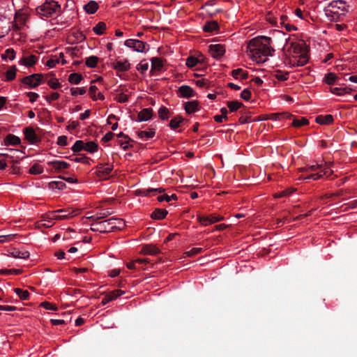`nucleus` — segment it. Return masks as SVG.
Instances as JSON below:
<instances>
[{
	"label": "nucleus",
	"instance_id": "1",
	"mask_svg": "<svg viewBox=\"0 0 357 357\" xmlns=\"http://www.w3.org/2000/svg\"><path fill=\"white\" fill-rule=\"evenodd\" d=\"M272 38L267 36H257L248 44L247 53L250 59L257 63H264L268 56H272L274 49L271 47Z\"/></svg>",
	"mask_w": 357,
	"mask_h": 357
},
{
	"label": "nucleus",
	"instance_id": "2",
	"mask_svg": "<svg viewBox=\"0 0 357 357\" xmlns=\"http://www.w3.org/2000/svg\"><path fill=\"white\" fill-rule=\"evenodd\" d=\"M349 6L342 0L331 1L326 10L327 17L331 21H338L348 12Z\"/></svg>",
	"mask_w": 357,
	"mask_h": 357
},
{
	"label": "nucleus",
	"instance_id": "3",
	"mask_svg": "<svg viewBox=\"0 0 357 357\" xmlns=\"http://www.w3.org/2000/svg\"><path fill=\"white\" fill-rule=\"evenodd\" d=\"M61 12V5L55 1H46L36 8V13L40 17H50L54 15H59Z\"/></svg>",
	"mask_w": 357,
	"mask_h": 357
},
{
	"label": "nucleus",
	"instance_id": "4",
	"mask_svg": "<svg viewBox=\"0 0 357 357\" xmlns=\"http://www.w3.org/2000/svg\"><path fill=\"white\" fill-rule=\"evenodd\" d=\"M79 213V210H73L70 208H63L56 211H50L46 213L47 218L56 219L57 220H68L76 216Z\"/></svg>",
	"mask_w": 357,
	"mask_h": 357
},
{
	"label": "nucleus",
	"instance_id": "5",
	"mask_svg": "<svg viewBox=\"0 0 357 357\" xmlns=\"http://www.w3.org/2000/svg\"><path fill=\"white\" fill-rule=\"evenodd\" d=\"M125 45L138 52H146L149 49V45L146 43L135 39L126 40Z\"/></svg>",
	"mask_w": 357,
	"mask_h": 357
},
{
	"label": "nucleus",
	"instance_id": "6",
	"mask_svg": "<svg viewBox=\"0 0 357 357\" xmlns=\"http://www.w3.org/2000/svg\"><path fill=\"white\" fill-rule=\"evenodd\" d=\"M309 60L307 52L301 53L296 57H289L287 64L292 68L305 66Z\"/></svg>",
	"mask_w": 357,
	"mask_h": 357
},
{
	"label": "nucleus",
	"instance_id": "7",
	"mask_svg": "<svg viewBox=\"0 0 357 357\" xmlns=\"http://www.w3.org/2000/svg\"><path fill=\"white\" fill-rule=\"evenodd\" d=\"M43 75L39 73L32 74L29 76L24 77L22 79L24 84L28 85L31 88H35L41 84Z\"/></svg>",
	"mask_w": 357,
	"mask_h": 357
},
{
	"label": "nucleus",
	"instance_id": "8",
	"mask_svg": "<svg viewBox=\"0 0 357 357\" xmlns=\"http://www.w3.org/2000/svg\"><path fill=\"white\" fill-rule=\"evenodd\" d=\"M305 52H307L303 41L291 43V46L288 49V53L290 57H296L301 54V53Z\"/></svg>",
	"mask_w": 357,
	"mask_h": 357
},
{
	"label": "nucleus",
	"instance_id": "9",
	"mask_svg": "<svg viewBox=\"0 0 357 357\" xmlns=\"http://www.w3.org/2000/svg\"><path fill=\"white\" fill-rule=\"evenodd\" d=\"M113 169V165L109 164H100L96 167V174L98 178L102 180L107 179V176Z\"/></svg>",
	"mask_w": 357,
	"mask_h": 357
},
{
	"label": "nucleus",
	"instance_id": "10",
	"mask_svg": "<svg viewBox=\"0 0 357 357\" xmlns=\"http://www.w3.org/2000/svg\"><path fill=\"white\" fill-rule=\"evenodd\" d=\"M224 218L222 216H215L213 215H211L210 216H198L197 220L198 221L204 226H207L210 224H213L215 222H219L222 220H223Z\"/></svg>",
	"mask_w": 357,
	"mask_h": 357
},
{
	"label": "nucleus",
	"instance_id": "11",
	"mask_svg": "<svg viewBox=\"0 0 357 357\" xmlns=\"http://www.w3.org/2000/svg\"><path fill=\"white\" fill-rule=\"evenodd\" d=\"M209 51L213 58L219 59L225 54V48L221 44L211 45L209 46Z\"/></svg>",
	"mask_w": 357,
	"mask_h": 357
},
{
	"label": "nucleus",
	"instance_id": "12",
	"mask_svg": "<svg viewBox=\"0 0 357 357\" xmlns=\"http://www.w3.org/2000/svg\"><path fill=\"white\" fill-rule=\"evenodd\" d=\"M323 174L319 173H314L311 174L309 176L304 177L303 179L307 180V179H312L314 181L318 180L323 177L324 176H329L333 174V171L330 169L328 167H326V163H323Z\"/></svg>",
	"mask_w": 357,
	"mask_h": 357
},
{
	"label": "nucleus",
	"instance_id": "13",
	"mask_svg": "<svg viewBox=\"0 0 357 357\" xmlns=\"http://www.w3.org/2000/svg\"><path fill=\"white\" fill-rule=\"evenodd\" d=\"M124 291L121 289H116L112 291L109 292L105 295V296L102 299L101 303L104 305L108 303L109 302L117 298L120 296L123 295Z\"/></svg>",
	"mask_w": 357,
	"mask_h": 357
},
{
	"label": "nucleus",
	"instance_id": "14",
	"mask_svg": "<svg viewBox=\"0 0 357 357\" xmlns=\"http://www.w3.org/2000/svg\"><path fill=\"white\" fill-rule=\"evenodd\" d=\"M38 59V56L33 54L24 56L19 61V63L26 67H31L37 63Z\"/></svg>",
	"mask_w": 357,
	"mask_h": 357
},
{
	"label": "nucleus",
	"instance_id": "15",
	"mask_svg": "<svg viewBox=\"0 0 357 357\" xmlns=\"http://www.w3.org/2000/svg\"><path fill=\"white\" fill-rule=\"evenodd\" d=\"M178 96L189 98L195 96L194 90L190 86L183 85L178 89Z\"/></svg>",
	"mask_w": 357,
	"mask_h": 357
},
{
	"label": "nucleus",
	"instance_id": "16",
	"mask_svg": "<svg viewBox=\"0 0 357 357\" xmlns=\"http://www.w3.org/2000/svg\"><path fill=\"white\" fill-rule=\"evenodd\" d=\"M141 253L144 255H157L160 253V250L155 245L148 244L142 247Z\"/></svg>",
	"mask_w": 357,
	"mask_h": 357
},
{
	"label": "nucleus",
	"instance_id": "17",
	"mask_svg": "<svg viewBox=\"0 0 357 357\" xmlns=\"http://www.w3.org/2000/svg\"><path fill=\"white\" fill-rule=\"evenodd\" d=\"M47 165L52 166L56 172H61L63 169L68 168L70 165L65 161L54 160L47 162Z\"/></svg>",
	"mask_w": 357,
	"mask_h": 357
},
{
	"label": "nucleus",
	"instance_id": "18",
	"mask_svg": "<svg viewBox=\"0 0 357 357\" xmlns=\"http://www.w3.org/2000/svg\"><path fill=\"white\" fill-rule=\"evenodd\" d=\"M153 110L151 108L143 109L138 114V119L140 121H146L152 117Z\"/></svg>",
	"mask_w": 357,
	"mask_h": 357
},
{
	"label": "nucleus",
	"instance_id": "19",
	"mask_svg": "<svg viewBox=\"0 0 357 357\" xmlns=\"http://www.w3.org/2000/svg\"><path fill=\"white\" fill-rule=\"evenodd\" d=\"M316 122L321 125H329L333 121V116L331 114L325 116L319 115L316 117Z\"/></svg>",
	"mask_w": 357,
	"mask_h": 357
},
{
	"label": "nucleus",
	"instance_id": "20",
	"mask_svg": "<svg viewBox=\"0 0 357 357\" xmlns=\"http://www.w3.org/2000/svg\"><path fill=\"white\" fill-rule=\"evenodd\" d=\"M185 112L190 114L199 110V103L197 100L187 102L185 105Z\"/></svg>",
	"mask_w": 357,
	"mask_h": 357
},
{
	"label": "nucleus",
	"instance_id": "21",
	"mask_svg": "<svg viewBox=\"0 0 357 357\" xmlns=\"http://www.w3.org/2000/svg\"><path fill=\"white\" fill-rule=\"evenodd\" d=\"M330 91L332 93L337 95V96H342L344 94H349L353 91L351 88L350 87H333L331 88Z\"/></svg>",
	"mask_w": 357,
	"mask_h": 357
},
{
	"label": "nucleus",
	"instance_id": "22",
	"mask_svg": "<svg viewBox=\"0 0 357 357\" xmlns=\"http://www.w3.org/2000/svg\"><path fill=\"white\" fill-rule=\"evenodd\" d=\"M20 142H21V140H20V137H18L14 135H11V134L8 135L4 139V144L6 146L18 145L20 144Z\"/></svg>",
	"mask_w": 357,
	"mask_h": 357
},
{
	"label": "nucleus",
	"instance_id": "23",
	"mask_svg": "<svg viewBox=\"0 0 357 357\" xmlns=\"http://www.w3.org/2000/svg\"><path fill=\"white\" fill-rule=\"evenodd\" d=\"M114 68L120 72L127 71L130 68V63L127 60L118 61L114 63Z\"/></svg>",
	"mask_w": 357,
	"mask_h": 357
},
{
	"label": "nucleus",
	"instance_id": "24",
	"mask_svg": "<svg viewBox=\"0 0 357 357\" xmlns=\"http://www.w3.org/2000/svg\"><path fill=\"white\" fill-rule=\"evenodd\" d=\"M155 134V130L153 128H149L148 130H141L137 132L138 137L144 140L153 138Z\"/></svg>",
	"mask_w": 357,
	"mask_h": 357
},
{
	"label": "nucleus",
	"instance_id": "25",
	"mask_svg": "<svg viewBox=\"0 0 357 357\" xmlns=\"http://www.w3.org/2000/svg\"><path fill=\"white\" fill-rule=\"evenodd\" d=\"M46 213L44 214L43 215V220H40V222H38V227H45V228H49V227H51L54 225V222H53V220H57L56 219H50V218H47L46 217Z\"/></svg>",
	"mask_w": 357,
	"mask_h": 357
},
{
	"label": "nucleus",
	"instance_id": "26",
	"mask_svg": "<svg viewBox=\"0 0 357 357\" xmlns=\"http://www.w3.org/2000/svg\"><path fill=\"white\" fill-rule=\"evenodd\" d=\"M24 135L26 139L31 143H34L36 142L38 137L32 128H26L24 130Z\"/></svg>",
	"mask_w": 357,
	"mask_h": 357
},
{
	"label": "nucleus",
	"instance_id": "27",
	"mask_svg": "<svg viewBox=\"0 0 357 357\" xmlns=\"http://www.w3.org/2000/svg\"><path fill=\"white\" fill-rule=\"evenodd\" d=\"M168 212L165 209L156 208L151 214V217L154 220H162L167 215Z\"/></svg>",
	"mask_w": 357,
	"mask_h": 357
},
{
	"label": "nucleus",
	"instance_id": "28",
	"mask_svg": "<svg viewBox=\"0 0 357 357\" xmlns=\"http://www.w3.org/2000/svg\"><path fill=\"white\" fill-rule=\"evenodd\" d=\"M17 71V68L15 66H12L9 68V69L5 73V79L4 81L10 82L13 80L16 77V73Z\"/></svg>",
	"mask_w": 357,
	"mask_h": 357
},
{
	"label": "nucleus",
	"instance_id": "29",
	"mask_svg": "<svg viewBox=\"0 0 357 357\" xmlns=\"http://www.w3.org/2000/svg\"><path fill=\"white\" fill-rule=\"evenodd\" d=\"M163 61L160 58L154 57L151 60V71H160L163 67Z\"/></svg>",
	"mask_w": 357,
	"mask_h": 357
},
{
	"label": "nucleus",
	"instance_id": "30",
	"mask_svg": "<svg viewBox=\"0 0 357 357\" xmlns=\"http://www.w3.org/2000/svg\"><path fill=\"white\" fill-rule=\"evenodd\" d=\"M84 8L86 13L89 14H93L97 11L98 8V4L95 1H90L87 4L84 6Z\"/></svg>",
	"mask_w": 357,
	"mask_h": 357
},
{
	"label": "nucleus",
	"instance_id": "31",
	"mask_svg": "<svg viewBox=\"0 0 357 357\" xmlns=\"http://www.w3.org/2000/svg\"><path fill=\"white\" fill-rule=\"evenodd\" d=\"M111 222H112V230L114 231V229H121L124 227L125 226V222L124 221L121 219V218H111Z\"/></svg>",
	"mask_w": 357,
	"mask_h": 357
},
{
	"label": "nucleus",
	"instance_id": "32",
	"mask_svg": "<svg viewBox=\"0 0 357 357\" xmlns=\"http://www.w3.org/2000/svg\"><path fill=\"white\" fill-rule=\"evenodd\" d=\"M337 79H339V77L334 73H327L324 77V82L328 85L335 84Z\"/></svg>",
	"mask_w": 357,
	"mask_h": 357
},
{
	"label": "nucleus",
	"instance_id": "33",
	"mask_svg": "<svg viewBox=\"0 0 357 357\" xmlns=\"http://www.w3.org/2000/svg\"><path fill=\"white\" fill-rule=\"evenodd\" d=\"M184 121V119L181 116H176L172 119L169 122V126L172 129H176L181 126V124Z\"/></svg>",
	"mask_w": 357,
	"mask_h": 357
},
{
	"label": "nucleus",
	"instance_id": "34",
	"mask_svg": "<svg viewBox=\"0 0 357 357\" xmlns=\"http://www.w3.org/2000/svg\"><path fill=\"white\" fill-rule=\"evenodd\" d=\"M82 79H83V77L81 74L74 73H71L68 76V80L71 84H78L80 83V82L82 80Z\"/></svg>",
	"mask_w": 357,
	"mask_h": 357
},
{
	"label": "nucleus",
	"instance_id": "35",
	"mask_svg": "<svg viewBox=\"0 0 357 357\" xmlns=\"http://www.w3.org/2000/svg\"><path fill=\"white\" fill-rule=\"evenodd\" d=\"M29 16L26 13H17L15 15V20L17 24L20 26L25 25L26 21L28 20Z\"/></svg>",
	"mask_w": 357,
	"mask_h": 357
},
{
	"label": "nucleus",
	"instance_id": "36",
	"mask_svg": "<svg viewBox=\"0 0 357 357\" xmlns=\"http://www.w3.org/2000/svg\"><path fill=\"white\" fill-rule=\"evenodd\" d=\"M101 226L102 228V233H109L113 231L112 227V222L111 219H107L105 220L100 221Z\"/></svg>",
	"mask_w": 357,
	"mask_h": 357
},
{
	"label": "nucleus",
	"instance_id": "37",
	"mask_svg": "<svg viewBox=\"0 0 357 357\" xmlns=\"http://www.w3.org/2000/svg\"><path fill=\"white\" fill-rule=\"evenodd\" d=\"M10 255L14 258L27 259L29 257V252L28 251H20L15 250L10 253Z\"/></svg>",
	"mask_w": 357,
	"mask_h": 357
},
{
	"label": "nucleus",
	"instance_id": "38",
	"mask_svg": "<svg viewBox=\"0 0 357 357\" xmlns=\"http://www.w3.org/2000/svg\"><path fill=\"white\" fill-rule=\"evenodd\" d=\"M107 29V25L104 22H99L93 28V31L97 35L103 34L104 31Z\"/></svg>",
	"mask_w": 357,
	"mask_h": 357
},
{
	"label": "nucleus",
	"instance_id": "39",
	"mask_svg": "<svg viewBox=\"0 0 357 357\" xmlns=\"http://www.w3.org/2000/svg\"><path fill=\"white\" fill-rule=\"evenodd\" d=\"M98 145L95 142L91 141L86 143H84V151H86L89 153H95L98 151Z\"/></svg>",
	"mask_w": 357,
	"mask_h": 357
},
{
	"label": "nucleus",
	"instance_id": "40",
	"mask_svg": "<svg viewBox=\"0 0 357 357\" xmlns=\"http://www.w3.org/2000/svg\"><path fill=\"white\" fill-rule=\"evenodd\" d=\"M227 105L229 111L233 112H236V110H238L243 105L242 102H240L236 101V100H233V101H228L227 102Z\"/></svg>",
	"mask_w": 357,
	"mask_h": 357
},
{
	"label": "nucleus",
	"instance_id": "41",
	"mask_svg": "<svg viewBox=\"0 0 357 357\" xmlns=\"http://www.w3.org/2000/svg\"><path fill=\"white\" fill-rule=\"evenodd\" d=\"M218 29V24L215 21L207 22L203 27L205 32H212Z\"/></svg>",
	"mask_w": 357,
	"mask_h": 357
},
{
	"label": "nucleus",
	"instance_id": "42",
	"mask_svg": "<svg viewBox=\"0 0 357 357\" xmlns=\"http://www.w3.org/2000/svg\"><path fill=\"white\" fill-rule=\"evenodd\" d=\"M49 188L52 190L58 189L63 190L66 188V185L61 181H55L49 183Z\"/></svg>",
	"mask_w": 357,
	"mask_h": 357
},
{
	"label": "nucleus",
	"instance_id": "43",
	"mask_svg": "<svg viewBox=\"0 0 357 357\" xmlns=\"http://www.w3.org/2000/svg\"><path fill=\"white\" fill-rule=\"evenodd\" d=\"M231 75L234 78H238V76H241L242 79H246L248 77V73L243 72L241 68H237L231 71Z\"/></svg>",
	"mask_w": 357,
	"mask_h": 357
},
{
	"label": "nucleus",
	"instance_id": "44",
	"mask_svg": "<svg viewBox=\"0 0 357 357\" xmlns=\"http://www.w3.org/2000/svg\"><path fill=\"white\" fill-rule=\"evenodd\" d=\"M14 291L17 294L21 300H28L29 297V292L27 290H23L20 288L14 289Z\"/></svg>",
	"mask_w": 357,
	"mask_h": 357
},
{
	"label": "nucleus",
	"instance_id": "45",
	"mask_svg": "<svg viewBox=\"0 0 357 357\" xmlns=\"http://www.w3.org/2000/svg\"><path fill=\"white\" fill-rule=\"evenodd\" d=\"M98 57L96 56H91L86 60L85 64L87 67L95 68L98 62Z\"/></svg>",
	"mask_w": 357,
	"mask_h": 357
},
{
	"label": "nucleus",
	"instance_id": "46",
	"mask_svg": "<svg viewBox=\"0 0 357 357\" xmlns=\"http://www.w3.org/2000/svg\"><path fill=\"white\" fill-rule=\"evenodd\" d=\"M295 190H296V189L294 188H287L284 190H282L280 192L275 193L274 195V197L275 198H280V197H287L289 195L292 194Z\"/></svg>",
	"mask_w": 357,
	"mask_h": 357
},
{
	"label": "nucleus",
	"instance_id": "47",
	"mask_svg": "<svg viewBox=\"0 0 357 357\" xmlns=\"http://www.w3.org/2000/svg\"><path fill=\"white\" fill-rule=\"evenodd\" d=\"M158 192V193H162L163 192H165V189L164 188H149V189H144V190H140L139 191V194L144 195V196H149L150 192Z\"/></svg>",
	"mask_w": 357,
	"mask_h": 357
},
{
	"label": "nucleus",
	"instance_id": "48",
	"mask_svg": "<svg viewBox=\"0 0 357 357\" xmlns=\"http://www.w3.org/2000/svg\"><path fill=\"white\" fill-rule=\"evenodd\" d=\"M74 153L79 152L84 150V142L82 140H77L71 148Z\"/></svg>",
	"mask_w": 357,
	"mask_h": 357
},
{
	"label": "nucleus",
	"instance_id": "49",
	"mask_svg": "<svg viewBox=\"0 0 357 357\" xmlns=\"http://www.w3.org/2000/svg\"><path fill=\"white\" fill-rule=\"evenodd\" d=\"M43 172V168L38 164L35 163L29 169V173L31 174H40Z\"/></svg>",
	"mask_w": 357,
	"mask_h": 357
},
{
	"label": "nucleus",
	"instance_id": "50",
	"mask_svg": "<svg viewBox=\"0 0 357 357\" xmlns=\"http://www.w3.org/2000/svg\"><path fill=\"white\" fill-rule=\"evenodd\" d=\"M23 271L22 269H1L0 270V274L1 275H20L22 273Z\"/></svg>",
	"mask_w": 357,
	"mask_h": 357
},
{
	"label": "nucleus",
	"instance_id": "51",
	"mask_svg": "<svg viewBox=\"0 0 357 357\" xmlns=\"http://www.w3.org/2000/svg\"><path fill=\"white\" fill-rule=\"evenodd\" d=\"M308 123L309 121L306 118L303 117L301 119H294L291 125L294 127L299 128Z\"/></svg>",
	"mask_w": 357,
	"mask_h": 357
},
{
	"label": "nucleus",
	"instance_id": "52",
	"mask_svg": "<svg viewBox=\"0 0 357 357\" xmlns=\"http://www.w3.org/2000/svg\"><path fill=\"white\" fill-rule=\"evenodd\" d=\"M204 251V249L202 248H193L191 250L186 251L184 252V255L187 257H193L195 256Z\"/></svg>",
	"mask_w": 357,
	"mask_h": 357
},
{
	"label": "nucleus",
	"instance_id": "53",
	"mask_svg": "<svg viewBox=\"0 0 357 357\" xmlns=\"http://www.w3.org/2000/svg\"><path fill=\"white\" fill-rule=\"evenodd\" d=\"M169 109L165 107H161L158 110V116L162 120H167L169 118Z\"/></svg>",
	"mask_w": 357,
	"mask_h": 357
},
{
	"label": "nucleus",
	"instance_id": "54",
	"mask_svg": "<svg viewBox=\"0 0 357 357\" xmlns=\"http://www.w3.org/2000/svg\"><path fill=\"white\" fill-rule=\"evenodd\" d=\"M320 168H323V162H322L321 163L316 162L315 164H313V165H307L304 169L306 172H308V171L314 172V171L319 169Z\"/></svg>",
	"mask_w": 357,
	"mask_h": 357
},
{
	"label": "nucleus",
	"instance_id": "55",
	"mask_svg": "<svg viewBox=\"0 0 357 357\" xmlns=\"http://www.w3.org/2000/svg\"><path fill=\"white\" fill-rule=\"evenodd\" d=\"M3 59L8 58L10 61H13L15 58V52L13 49L9 48L5 51V53L2 55Z\"/></svg>",
	"mask_w": 357,
	"mask_h": 357
},
{
	"label": "nucleus",
	"instance_id": "56",
	"mask_svg": "<svg viewBox=\"0 0 357 357\" xmlns=\"http://www.w3.org/2000/svg\"><path fill=\"white\" fill-rule=\"evenodd\" d=\"M157 199L160 202H163V201H166V202H169L172 199L176 200L177 196L175 194H173L171 196H169L168 195H162L158 197Z\"/></svg>",
	"mask_w": 357,
	"mask_h": 357
},
{
	"label": "nucleus",
	"instance_id": "57",
	"mask_svg": "<svg viewBox=\"0 0 357 357\" xmlns=\"http://www.w3.org/2000/svg\"><path fill=\"white\" fill-rule=\"evenodd\" d=\"M274 38L280 40L282 43H284L285 44L287 43L289 40L287 35L282 31H277L274 35Z\"/></svg>",
	"mask_w": 357,
	"mask_h": 357
},
{
	"label": "nucleus",
	"instance_id": "58",
	"mask_svg": "<svg viewBox=\"0 0 357 357\" xmlns=\"http://www.w3.org/2000/svg\"><path fill=\"white\" fill-rule=\"evenodd\" d=\"M108 214H109L108 212H107V213L104 212V213H98V214H96V215H93L91 216H89L86 218L91 220L93 221H101L100 220L106 218Z\"/></svg>",
	"mask_w": 357,
	"mask_h": 357
},
{
	"label": "nucleus",
	"instance_id": "59",
	"mask_svg": "<svg viewBox=\"0 0 357 357\" xmlns=\"http://www.w3.org/2000/svg\"><path fill=\"white\" fill-rule=\"evenodd\" d=\"M275 77L280 81H286L289 78V73H283L281 70H277Z\"/></svg>",
	"mask_w": 357,
	"mask_h": 357
},
{
	"label": "nucleus",
	"instance_id": "60",
	"mask_svg": "<svg viewBox=\"0 0 357 357\" xmlns=\"http://www.w3.org/2000/svg\"><path fill=\"white\" fill-rule=\"evenodd\" d=\"M199 62V60L197 58L194 57L192 56H189L186 59L185 64L189 68L195 67Z\"/></svg>",
	"mask_w": 357,
	"mask_h": 357
},
{
	"label": "nucleus",
	"instance_id": "61",
	"mask_svg": "<svg viewBox=\"0 0 357 357\" xmlns=\"http://www.w3.org/2000/svg\"><path fill=\"white\" fill-rule=\"evenodd\" d=\"M71 160L75 162H82L84 164H89L90 161L91 160L86 157V155H81L79 157H75L74 158H72Z\"/></svg>",
	"mask_w": 357,
	"mask_h": 357
},
{
	"label": "nucleus",
	"instance_id": "62",
	"mask_svg": "<svg viewBox=\"0 0 357 357\" xmlns=\"http://www.w3.org/2000/svg\"><path fill=\"white\" fill-rule=\"evenodd\" d=\"M40 306L44 307L46 310H57L58 309L55 304L47 301L41 303Z\"/></svg>",
	"mask_w": 357,
	"mask_h": 357
},
{
	"label": "nucleus",
	"instance_id": "63",
	"mask_svg": "<svg viewBox=\"0 0 357 357\" xmlns=\"http://www.w3.org/2000/svg\"><path fill=\"white\" fill-rule=\"evenodd\" d=\"M71 95L73 96H77V94L84 95L86 92V89L84 87L82 88H71L70 89Z\"/></svg>",
	"mask_w": 357,
	"mask_h": 357
},
{
	"label": "nucleus",
	"instance_id": "64",
	"mask_svg": "<svg viewBox=\"0 0 357 357\" xmlns=\"http://www.w3.org/2000/svg\"><path fill=\"white\" fill-rule=\"evenodd\" d=\"M115 100L120 103L126 102L128 100V96L123 93H119L116 96Z\"/></svg>",
	"mask_w": 357,
	"mask_h": 357
}]
</instances>
